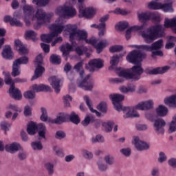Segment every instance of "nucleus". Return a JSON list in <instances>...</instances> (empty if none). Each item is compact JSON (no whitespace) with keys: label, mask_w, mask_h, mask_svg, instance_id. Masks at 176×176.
<instances>
[{"label":"nucleus","mask_w":176,"mask_h":176,"mask_svg":"<svg viewBox=\"0 0 176 176\" xmlns=\"http://www.w3.org/2000/svg\"><path fill=\"white\" fill-rule=\"evenodd\" d=\"M67 32L69 34V41L72 43V45L69 43H66L60 47V52H62L65 61L68 60V56H69V52H72V47H76V42L75 41H86L87 43L94 46L98 54H100L108 45L107 40H103L98 43L97 38L94 37L87 40V32L78 30V26L76 25H67Z\"/></svg>","instance_id":"f257e3e1"},{"label":"nucleus","mask_w":176,"mask_h":176,"mask_svg":"<svg viewBox=\"0 0 176 176\" xmlns=\"http://www.w3.org/2000/svg\"><path fill=\"white\" fill-rule=\"evenodd\" d=\"M144 58V54L140 51H132L126 56V60L131 64H135L131 68V72L129 69H122L117 72L118 78H111L110 80L113 83H123L125 80H140L141 75L144 73V69L141 67V61Z\"/></svg>","instance_id":"f03ea898"},{"label":"nucleus","mask_w":176,"mask_h":176,"mask_svg":"<svg viewBox=\"0 0 176 176\" xmlns=\"http://www.w3.org/2000/svg\"><path fill=\"white\" fill-rule=\"evenodd\" d=\"M55 13L59 18L56 21L54 24L50 26L51 33L50 34H42L41 36V41L50 43L55 36H58L59 34L63 32L64 25H63V19H71L76 16V10L72 7H69L65 5L60 6L55 10Z\"/></svg>","instance_id":"7ed1b4c3"},{"label":"nucleus","mask_w":176,"mask_h":176,"mask_svg":"<svg viewBox=\"0 0 176 176\" xmlns=\"http://www.w3.org/2000/svg\"><path fill=\"white\" fill-rule=\"evenodd\" d=\"M109 98L111 100L116 111H122L124 119H128V118H140V114L135 111L134 107H122V101L124 100V96L119 94H113L109 95Z\"/></svg>","instance_id":"20e7f679"},{"label":"nucleus","mask_w":176,"mask_h":176,"mask_svg":"<svg viewBox=\"0 0 176 176\" xmlns=\"http://www.w3.org/2000/svg\"><path fill=\"white\" fill-rule=\"evenodd\" d=\"M164 35V28L162 25H152L146 29V31L142 32V36L146 43H152L158 38H162Z\"/></svg>","instance_id":"39448f33"},{"label":"nucleus","mask_w":176,"mask_h":176,"mask_svg":"<svg viewBox=\"0 0 176 176\" xmlns=\"http://www.w3.org/2000/svg\"><path fill=\"white\" fill-rule=\"evenodd\" d=\"M53 16V13L52 12H46L43 9H38L35 13V14L32 16V21L36 20L37 24L34 26L36 30H39L41 28V25H45V24H47V23H50V20Z\"/></svg>","instance_id":"423d86ee"},{"label":"nucleus","mask_w":176,"mask_h":176,"mask_svg":"<svg viewBox=\"0 0 176 176\" xmlns=\"http://www.w3.org/2000/svg\"><path fill=\"white\" fill-rule=\"evenodd\" d=\"M36 130H38V135L41 138H46V126L40 123L38 125L34 122H31L28 124L27 131L29 135H35Z\"/></svg>","instance_id":"0eeeda50"},{"label":"nucleus","mask_w":176,"mask_h":176,"mask_svg":"<svg viewBox=\"0 0 176 176\" xmlns=\"http://www.w3.org/2000/svg\"><path fill=\"white\" fill-rule=\"evenodd\" d=\"M148 9H153V10H159L161 9L163 12L173 13L174 10L173 9V0H165V3H157L151 1L148 3Z\"/></svg>","instance_id":"6e6552de"},{"label":"nucleus","mask_w":176,"mask_h":176,"mask_svg":"<svg viewBox=\"0 0 176 176\" xmlns=\"http://www.w3.org/2000/svg\"><path fill=\"white\" fill-rule=\"evenodd\" d=\"M4 82L6 85H11L9 89L10 96L14 100H21V92L14 86V80L10 77V74H5Z\"/></svg>","instance_id":"1a4fd4ad"},{"label":"nucleus","mask_w":176,"mask_h":176,"mask_svg":"<svg viewBox=\"0 0 176 176\" xmlns=\"http://www.w3.org/2000/svg\"><path fill=\"white\" fill-rule=\"evenodd\" d=\"M32 90H33V92L32 91H28L23 94L25 98L32 100L35 98V92L39 93L41 91H50V87L43 84H41L39 85L34 84L32 86Z\"/></svg>","instance_id":"9d476101"},{"label":"nucleus","mask_w":176,"mask_h":176,"mask_svg":"<svg viewBox=\"0 0 176 176\" xmlns=\"http://www.w3.org/2000/svg\"><path fill=\"white\" fill-rule=\"evenodd\" d=\"M80 3L79 6V14L80 18L86 17L87 19H91L96 14V9L93 8H85L83 3L85 0H78Z\"/></svg>","instance_id":"9b49d317"},{"label":"nucleus","mask_w":176,"mask_h":176,"mask_svg":"<svg viewBox=\"0 0 176 176\" xmlns=\"http://www.w3.org/2000/svg\"><path fill=\"white\" fill-rule=\"evenodd\" d=\"M43 64V56L42 54H40L36 56L35 60V71L34 75L32 78V80H35V79H38V78H41L42 75H43V72H45V67L42 66Z\"/></svg>","instance_id":"f8f14e48"},{"label":"nucleus","mask_w":176,"mask_h":176,"mask_svg":"<svg viewBox=\"0 0 176 176\" xmlns=\"http://www.w3.org/2000/svg\"><path fill=\"white\" fill-rule=\"evenodd\" d=\"M21 64H28V57L23 56L13 62L11 75L14 76V78L19 76L20 74H21V70H20V65H21Z\"/></svg>","instance_id":"ddd939ff"},{"label":"nucleus","mask_w":176,"mask_h":176,"mask_svg":"<svg viewBox=\"0 0 176 176\" xmlns=\"http://www.w3.org/2000/svg\"><path fill=\"white\" fill-rule=\"evenodd\" d=\"M23 10L25 25L27 27H30L31 25L30 20H32V17H34V13H35L34 7L32 6L25 5L23 6Z\"/></svg>","instance_id":"4468645a"},{"label":"nucleus","mask_w":176,"mask_h":176,"mask_svg":"<svg viewBox=\"0 0 176 176\" xmlns=\"http://www.w3.org/2000/svg\"><path fill=\"white\" fill-rule=\"evenodd\" d=\"M132 144L136 148L137 151L142 152V151H148L151 148V144L146 142H144L140 140L138 136H133L132 140Z\"/></svg>","instance_id":"2eb2a0df"},{"label":"nucleus","mask_w":176,"mask_h":176,"mask_svg":"<svg viewBox=\"0 0 176 176\" xmlns=\"http://www.w3.org/2000/svg\"><path fill=\"white\" fill-rule=\"evenodd\" d=\"M78 86L83 90H93L94 82H93V80L90 79V74H87L82 81H80L78 84Z\"/></svg>","instance_id":"dca6fc26"},{"label":"nucleus","mask_w":176,"mask_h":176,"mask_svg":"<svg viewBox=\"0 0 176 176\" xmlns=\"http://www.w3.org/2000/svg\"><path fill=\"white\" fill-rule=\"evenodd\" d=\"M154 104L153 100L152 99L142 101L135 107V109H139L140 111H149V109L153 108Z\"/></svg>","instance_id":"f3484780"},{"label":"nucleus","mask_w":176,"mask_h":176,"mask_svg":"<svg viewBox=\"0 0 176 176\" xmlns=\"http://www.w3.org/2000/svg\"><path fill=\"white\" fill-rule=\"evenodd\" d=\"M166 121L162 118L156 119L154 122V130L157 134H164Z\"/></svg>","instance_id":"a211bd4d"},{"label":"nucleus","mask_w":176,"mask_h":176,"mask_svg":"<svg viewBox=\"0 0 176 176\" xmlns=\"http://www.w3.org/2000/svg\"><path fill=\"white\" fill-rule=\"evenodd\" d=\"M89 71L93 72L96 69H100L104 67V60L101 58L92 59L89 62Z\"/></svg>","instance_id":"6ab92c4d"},{"label":"nucleus","mask_w":176,"mask_h":176,"mask_svg":"<svg viewBox=\"0 0 176 176\" xmlns=\"http://www.w3.org/2000/svg\"><path fill=\"white\" fill-rule=\"evenodd\" d=\"M170 69V66H164L162 67H157L154 69H146V72L148 75H162L163 74H166L167 71Z\"/></svg>","instance_id":"aec40b11"},{"label":"nucleus","mask_w":176,"mask_h":176,"mask_svg":"<svg viewBox=\"0 0 176 176\" xmlns=\"http://www.w3.org/2000/svg\"><path fill=\"white\" fill-rule=\"evenodd\" d=\"M5 150L9 153H16L19 151H23V147L18 142H12L5 146Z\"/></svg>","instance_id":"412c9836"},{"label":"nucleus","mask_w":176,"mask_h":176,"mask_svg":"<svg viewBox=\"0 0 176 176\" xmlns=\"http://www.w3.org/2000/svg\"><path fill=\"white\" fill-rule=\"evenodd\" d=\"M69 118V114L61 113L56 116V118L49 120V123L51 124H61L64 122H67V120Z\"/></svg>","instance_id":"4be33fe9"},{"label":"nucleus","mask_w":176,"mask_h":176,"mask_svg":"<svg viewBox=\"0 0 176 176\" xmlns=\"http://www.w3.org/2000/svg\"><path fill=\"white\" fill-rule=\"evenodd\" d=\"M6 109L7 111L5 114L6 119H10L13 115V112H21V109H20L16 104H10L6 106Z\"/></svg>","instance_id":"5701e85b"},{"label":"nucleus","mask_w":176,"mask_h":176,"mask_svg":"<svg viewBox=\"0 0 176 176\" xmlns=\"http://www.w3.org/2000/svg\"><path fill=\"white\" fill-rule=\"evenodd\" d=\"M49 80L51 86L53 87V89H54L55 93L58 94V93H60V91L61 90V86L60 85V79H58V78L56 76H52L50 78Z\"/></svg>","instance_id":"b1692460"},{"label":"nucleus","mask_w":176,"mask_h":176,"mask_svg":"<svg viewBox=\"0 0 176 176\" xmlns=\"http://www.w3.org/2000/svg\"><path fill=\"white\" fill-rule=\"evenodd\" d=\"M145 27L144 24H142L141 25H134L129 28H128L126 31L125 37L126 41H129L130 38H131V32H135L136 31H140V30H142Z\"/></svg>","instance_id":"393cba45"},{"label":"nucleus","mask_w":176,"mask_h":176,"mask_svg":"<svg viewBox=\"0 0 176 176\" xmlns=\"http://www.w3.org/2000/svg\"><path fill=\"white\" fill-rule=\"evenodd\" d=\"M5 23H10V25L15 27H23V23L17 20V19L12 18L11 16L7 15L4 16Z\"/></svg>","instance_id":"a878e982"},{"label":"nucleus","mask_w":176,"mask_h":176,"mask_svg":"<svg viewBox=\"0 0 176 176\" xmlns=\"http://www.w3.org/2000/svg\"><path fill=\"white\" fill-rule=\"evenodd\" d=\"M14 45L16 50H18L20 54H28V50L27 47L21 42L20 40H15Z\"/></svg>","instance_id":"bb28decb"},{"label":"nucleus","mask_w":176,"mask_h":176,"mask_svg":"<svg viewBox=\"0 0 176 176\" xmlns=\"http://www.w3.org/2000/svg\"><path fill=\"white\" fill-rule=\"evenodd\" d=\"M2 56L3 58H6V60H12V58H13V52H12L10 46L8 45L3 48Z\"/></svg>","instance_id":"cd10ccee"},{"label":"nucleus","mask_w":176,"mask_h":176,"mask_svg":"<svg viewBox=\"0 0 176 176\" xmlns=\"http://www.w3.org/2000/svg\"><path fill=\"white\" fill-rule=\"evenodd\" d=\"M164 101L166 105H168V107H176V94L171 95L169 97L165 98Z\"/></svg>","instance_id":"c85d7f7f"},{"label":"nucleus","mask_w":176,"mask_h":176,"mask_svg":"<svg viewBox=\"0 0 176 176\" xmlns=\"http://www.w3.org/2000/svg\"><path fill=\"white\" fill-rule=\"evenodd\" d=\"M156 112L158 116L164 118V116H167V113H168V109H167L164 105H159L156 109Z\"/></svg>","instance_id":"c756f323"},{"label":"nucleus","mask_w":176,"mask_h":176,"mask_svg":"<svg viewBox=\"0 0 176 176\" xmlns=\"http://www.w3.org/2000/svg\"><path fill=\"white\" fill-rule=\"evenodd\" d=\"M84 100L88 108H89L91 112H92L93 113H96V116H98V117L101 116V113L98 112L97 110L91 107V100H90V98H89V96H84Z\"/></svg>","instance_id":"7c9ffc66"},{"label":"nucleus","mask_w":176,"mask_h":176,"mask_svg":"<svg viewBox=\"0 0 176 176\" xmlns=\"http://www.w3.org/2000/svg\"><path fill=\"white\" fill-rule=\"evenodd\" d=\"M74 69L77 72H79V75L81 78L85 77V70L83 69V62H79L74 66Z\"/></svg>","instance_id":"2f4dec72"},{"label":"nucleus","mask_w":176,"mask_h":176,"mask_svg":"<svg viewBox=\"0 0 176 176\" xmlns=\"http://www.w3.org/2000/svg\"><path fill=\"white\" fill-rule=\"evenodd\" d=\"M68 119H69L70 122L74 124H79V123H80V119L75 112H72V113L69 115Z\"/></svg>","instance_id":"473e14b6"},{"label":"nucleus","mask_w":176,"mask_h":176,"mask_svg":"<svg viewBox=\"0 0 176 176\" xmlns=\"http://www.w3.org/2000/svg\"><path fill=\"white\" fill-rule=\"evenodd\" d=\"M41 116L40 117L41 120L42 122H47L49 123V120H52L53 119L47 117V111L45 109V107H41Z\"/></svg>","instance_id":"72a5a7b5"},{"label":"nucleus","mask_w":176,"mask_h":176,"mask_svg":"<svg viewBox=\"0 0 176 176\" xmlns=\"http://www.w3.org/2000/svg\"><path fill=\"white\" fill-rule=\"evenodd\" d=\"M90 27L91 28H96L97 30H98L99 36H104V35H105V30H104V29L102 28H104V25H100V23L99 25L92 24L90 25Z\"/></svg>","instance_id":"f704fd0d"},{"label":"nucleus","mask_w":176,"mask_h":176,"mask_svg":"<svg viewBox=\"0 0 176 176\" xmlns=\"http://www.w3.org/2000/svg\"><path fill=\"white\" fill-rule=\"evenodd\" d=\"M25 35L26 39H32L34 42H35V41L38 39V38H36V33H35V32H34L33 30L26 31Z\"/></svg>","instance_id":"c9c22d12"},{"label":"nucleus","mask_w":176,"mask_h":176,"mask_svg":"<svg viewBox=\"0 0 176 176\" xmlns=\"http://www.w3.org/2000/svg\"><path fill=\"white\" fill-rule=\"evenodd\" d=\"M52 150L54 152L55 155L58 156V157H64V156H65L63 148H58L57 146H54L52 147Z\"/></svg>","instance_id":"e433bc0d"},{"label":"nucleus","mask_w":176,"mask_h":176,"mask_svg":"<svg viewBox=\"0 0 176 176\" xmlns=\"http://www.w3.org/2000/svg\"><path fill=\"white\" fill-rule=\"evenodd\" d=\"M129 47H135V49H141L142 50H146V52H153L152 45H129Z\"/></svg>","instance_id":"4c0bfd02"},{"label":"nucleus","mask_w":176,"mask_h":176,"mask_svg":"<svg viewBox=\"0 0 176 176\" xmlns=\"http://www.w3.org/2000/svg\"><path fill=\"white\" fill-rule=\"evenodd\" d=\"M138 17L140 23H146V21L149 20V13L142 12L141 14H139L138 15Z\"/></svg>","instance_id":"58836bf2"},{"label":"nucleus","mask_w":176,"mask_h":176,"mask_svg":"<svg viewBox=\"0 0 176 176\" xmlns=\"http://www.w3.org/2000/svg\"><path fill=\"white\" fill-rule=\"evenodd\" d=\"M169 133H175L176 131V114L173 117V120L169 124Z\"/></svg>","instance_id":"ea45409f"},{"label":"nucleus","mask_w":176,"mask_h":176,"mask_svg":"<svg viewBox=\"0 0 176 176\" xmlns=\"http://www.w3.org/2000/svg\"><path fill=\"white\" fill-rule=\"evenodd\" d=\"M45 168L47 170L48 175H53L54 174V165L50 162L45 164Z\"/></svg>","instance_id":"a19ab883"},{"label":"nucleus","mask_w":176,"mask_h":176,"mask_svg":"<svg viewBox=\"0 0 176 176\" xmlns=\"http://www.w3.org/2000/svg\"><path fill=\"white\" fill-rule=\"evenodd\" d=\"M151 46L153 50H160V49H162V47H163V39H160L155 41L151 45Z\"/></svg>","instance_id":"79ce46f5"},{"label":"nucleus","mask_w":176,"mask_h":176,"mask_svg":"<svg viewBox=\"0 0 176 176\" xmlns=\"http://www.w3.org/2000/svg\"><path fill=\"white\" fill-rule=\"evenodd\" d=\"M127 27H129V22L127 21L120 22L116 25V30L119 31H124Z\"/></svg>","instance_id":"37998d69"},{"label":"nucleus","mask_w":176,"mask_h":176,"mask_svg":"<svg viewBox=\"0 0 176 176\" xmlns=\"http://www.w3.org/2000/svg\"><path fill=\"white\" fill-rule=\"evenodd\" d=\"M31 146L34 151H42L43 149V146H42L41 141L32 142Z\"/></svg>","instance_id":"c03bdc74"},{"label":"nucleus","mask_w":176,"mask_h":176,"mask_svg":"<svg viewBox=\"0 0 176 176\" xmlns=\"http://www.w3.org/2000/svg\"><path fill=\"white\" fill-rule=\"evenodd\" d=\"M102 125L104 127L106 133H110V131H112V126H113V122L108 121L106 122H103Z\"/></svg>","instance_id":"a18cd8bd"},{"label":"nucleus","mask_w":176,"mask_h":176,"mask_svg":"<svg viewBox=\"0 0 176 176\" xmlns=\"http://www.w3.org/2000/svg\"><path fill=\"white\" fill-rule=\"evenodd\" d=\"M50 60L52 63V64H60L61 63V57L58 55L52 54L50 58Z\"/></svg>","instance_id":"49530a36"},{"label":"nucleus","mask_w":176,"mask_h":176,"mask_svg":"<svg viewBox=\"0 0 176 176\" xmlns=\"http://www.w3.org/2000/svg\"><path fill=\"white\" fill-rule=\"evenodd\" d=\"M49 2H50V0H32L34 5L41 7L46 6V5H48Z\"/></svg>","instance_id":"de8ad7c7"},{"label":"nucleus","mask_w":176,"mask_h":176,"mask_svg":"<svg viewBox=\"0 0 176 176\" xmlns=\"http://www.w3.org/2000/svg\"><path fill=\"white\" fill-rule=\"evenodd\" d=\"M109 19V15L108 14H106L103 16H102L100 19V25H103V28L102 29L104 30V31L105 32H107V24L105 23V21H107V20Z\"/></svg>","instance_id":"09e8293b"},{"label":"nucleus","mask_w":176,"mask_h":176,"mask_svg":"<svg viewBox=\"0 0 176 176\" xmlns=\"http://www.w3.org/2000/svg\"><path fill=\"white\" fill-rule=\"evenodd\" d=\"M169 40L170 41L166 43V49H173V47L175 46V43H174V42H176V38L174 36H170Z\"/></svg>","instance_id":"8fccbe9b"},{"label":"nucleus","mask_w":176,"mask_h":176,"mask_svg":"<svg viewBox=\"0 0 176 176\" xmlns=\"http://www.w3.org/2000/svg\"><path fill=\"white\" fill-rule=\"evenodd\" d=\"M1 127L4 131H9V129L12 127V123L8 122L7 121H2L1 122Z\"/></svg>","instance_id":"3c124183"},{"label":"nucleus","mask_w":176,"mask_h":176,"mask_svg":"<svg viewBox=\"0 0 176 176\" xmlns=\"http://www.w3.org/2000/svg\"><path fill=\"white\" fill-rule=\"evenodd\" d=\"M98 168L102 173H104V171H107V170H108V166H107V164H105V163H104L102 161H98Z\"/></svg>","instance_id":"603ef678"},{"label":"nucleus","mask_w":176,"mask_h":176,"mask_svg":"<svg viewBox=\"0 0 176 176\" xmlns=\"http://www.w3.org/2000/svg\"><path fill=\"white\" fill-rule=\"evenodd\" d=\"M93 120H94V118L93 117H91L90 116H87L81 123L82 126H84V127H86L89 126L90 122H93Z\"/></svg>","instance_id":"864d4df0"},{"label":"nucleus","mask_w":176,"mask_h":176,"mask_svg":"<svg viewBox=\"0 0 176 176\" xmlns=\"http://www.w3.org/2000/svg\"><path fill=\"white\" fill-rule=\"evenodd\" d=\"M67 137V134L63 131H57L55 133V138L56 140H64Z\"/></svg>","instance_id":"5fc2aeb1"},{"label":"nucleus","mask_w":176,"mask_h":176,"mask_svg":"<svg viewBox=\"0 0 176 176\" xmlns=\"http://www.w3.org/2000/svg\"><path fill=\"white\" fill-rule=\"evenodd\" d=\"M104 162L109 166H112L115 164V158H113V157L111 155H106L104 157Z\"/></svg>","instance_id":"6e6d98bb"},{"label":"nucleus","mask_w":176,"mask_h":176,"mask_svg":"<svg viewBox=\"0 0 176 176\" xmlns=\"http://www.w3.org/2000/svg\"><path fill=\"white\" fill-rule=\"evenodd\" d=\"M158 162L159 163H164V162H167V155H166V153H164V152H160Z\"/></svg>","instance_id":"4d7b16f0"},{"label":"nucleus","mask_w":176,"mask_h":176,"mask_svg":"<svg viewBox=\"0 0 176 176\" xmlns=\"http://www.w3.org/2000/svg\"><path fill=\"white\" fill-rule=\"evenodd\" d=\"M123 50V46L122 45H113L109 48L111 53H116L118 52H121Z\"/></svg>","instance_id":"13d9d810"},{"label":"nucleus","mask_w":176,"mask_h":176,"mask_svg":"<svg viewBox=\"0 0 176 176\" xmlns=\"http://www.w3.org/2000/svg\"><path fill=\"white\" fill-rule=\"evenodd\" d=\"M97 109H98V111H100V112L105 113L107 112V103H105L104 102H100L97 106Z\"/></svg>","instance_id":"bf43d9fd"},{"label":"nucleus","mask_w":176,"mask_h":176,"mask_svg":"<svg viewBox=\"0 0 176 176\" xmlns=\"http://www.w3.org/2000/svg\"><path fill=\"white\" fill-rule=\"evenodd\" d=\"M82 156L83 157H85V159H87L88 160H90V159H93V153L87 150H83Z\"/></svg>","instance_id":"052dcab7"},{"label":"nucleus","mask_w":176,"mask_h":176,"mask_svg":"<svg viewBox=\"0 0 176 176\" xmlns=\"http://www.w3.org/2000/svg\"><path fill=\"white\" fill-rule=\"evenodd\" d=\"M120 153L124 155L126 157H130V155H131V148H122L120 150Z\"/></svg>","instance_id":"680f3d73"},{"label":"nucleus","mask_w":176,"mask_h":176,"mask_svg":"<svg viewBox=\"0 0 176 176\" xmlns=\"http://www.w3.org/2000/svg\"><path fill=\"white\" fill-rule=\"evenodd\" d=\"M63 100L65 107H70L71 104L69 102L72 101V97L69 95H66L63 96Z\"/></svg>","instance_id":"e2e57ef3"},{"label":"nucleus","mask_w":176,"mask_h":176,"mask_svg":"<svg viewBox=\"0 0 176 176\" xmlns=\"http://www.w3.org/2000/svg\"><path fill=\"white\" fill-rule=\"evenodd\" d=\"M149 20H153V21H159V16L154 12H148Z\"/></svg>","instance_id":"0e129e2a"},{"label":"nucleus","mask_w":176,"mask_h":176,"mask_svg":"<svg viewBox=\"0 0 176 176\" xmlns=\"http://www.w3.org/2000/svg\"><path fill=\"white\" fill-rule=\"evenodd\" d=\"M151 176H160V171L159 170V168L154 167L151 169Z\"/></svg>","instance_id":"69168bd1"},{"label":"nucleus","mask_w":176,"mask_h":176,"mask_svg":"<svg viewBox=\"0 0 176 176\" xmlns=\"http://www.w3.org/2000/svg\"><path fill=\"white\" fill-rule=\"evenodd\" d=\"M168 164L170 167L176 168V158L172 157L168 160Z\"/></svg>","instance_id":"338daca9"},{"label":"nucleus","mask_w":176,"mask_h":176,"mask_svg":"<svg viewBox=\"0 0 176 176\" xmlns=\"http://www.w3.org/2000/svg\"><path fill=\"white\" fill-rule=\"evenodd\" d=\"M110 64L111 65H116L117 64H119V56H114L112 57L111 61H110Z\"/></svg>","instance_id":"774afa93"}]
</instances>
